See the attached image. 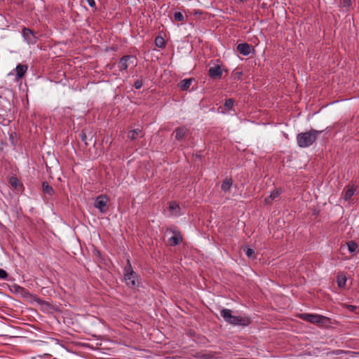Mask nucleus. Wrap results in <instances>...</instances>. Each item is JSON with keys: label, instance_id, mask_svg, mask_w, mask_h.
<instances>
[{"label": "nucleus", "instance_id": "f257e3e1", "mask_svg": "<svg viewBox=\"0 0 359 359\" xmlns=\"http://www.w3.org/2000/svg\"><path fill=\"white\" fill-rule=\"evenodd\" d=\"M321 131L311 129L309 131L300 133L297 135V145L301 148H306L311 146L316 140Z\"/></svg>", "mask_w": 359, "mask_h": 359}, {"label": "nucleus", "instance_id": "f03ea898", "mask_svg": "<svg viewBox=\"0 0 359 359\" xmlns=\"http://www.w3.org/2000/svg\"><path fill=\"white\" fill-rule=\"evenodd\" d=\"M220 315L226 322L233 325L248 326L250 323V319L248 317L233 316L231 310L227 309H222Z\"/></svg>", "mask_w": 359, "mask_h": 359}, {"label": "nucleus", "instance_id": "7ed1b4c3", "mask_svg": "<svg viewBox=\"0 0 359 359\" xmlns=\"http://www.w3.org/2000/svg\"><path fill=\"white\" fill-rule=\"evenodd\" d=\"M123 278L125 283L129 287L134 288L137 286V275L133 271L129 259H127V265L124 268Z\"/></svg>", "mask_w": 359, "mask_h": 359}, {"label": "nucleus", "instance_id": "20e7f679", "mask_svg": "<svg viewBox=\"0 0 359 359\" xmlns=\"http://www.w3.org/2000/svg\"><path fill=\"white\" fill-rule=\"evenodd\" d=\"M300 318L304 320L316 325H325L330 320L327 317L319 314L302 313Z\"/></svg>", "mask_w": 359, "mask_h": 359}, {"label": "nucleus", "instance_id": "39448f33", "mask_svg": "<svg viewBox=\"0 0 359 359\" xmlns=\"http://www.w3.org/2000/svg\"><path fill=\"white\" fill-rule=\"evenodd\" d=\"M109 198L106 195H100L95 200L94 206L100 212L105 213L108 210Z\"/></svg>", "mask_w": 359, "mask_h": 359}, {"label": "nucleus", "instance_id": "423d86ee", "mask_svg": "<svg viewBox=\"0 0 359 359\" xmlns=\"http://www.w3.org/2000/svg\"><path fill=\"white\" fill-rule=\"evenodd\" d=\"M22 34L24 39L27 42V43L34 44L37 42L38 38L31 29L24 28Z\"/></svg>", "mask_w": 359, "mask_h": 359}, {"label": "nucleus", "instance_id": "0eeeda50", "mask_svg": "<svg viewBox=\"0 0 359 359\" xmlns=\"http://www.w3.org/2000/svg\"><path fill=\"white\" fill-rule=\"evenodd\" d=\"M238 51L244 56H248L250 54L252 46L246 43H239L237 46Z\"/></svg>", "mask_w": 359, "mask_h": 359}, {"label": "nucleus", "instance_id": "6e6552de", "mask_svg": "<svg viewBox=\"0 0 359 359\" xmlns=\"http://www.w3.org/2000/svg\"><path fill=\"white\" fill-rule=\"evenodd\" d=\"M133 58V56L131 55H125L122 57L118 63V67L120 71H124L126 70L128 67L129 61L130 59Z\"/></svg>", "mask_w": 359, "mask_h": 359}, {"label": "nucleus", "instance_id": "1a4fd4ad", "mask_svg": "<svg viewBox=\"0 0 359 359\" xmlns=\"http://www.w3.org/2000/svg\"><path fill=\"white\" fill-rule=\"evenodd\" d=\"M208 74L211 78L217 79L221 76L222 71L219 65H215L209 69Z\"/></svg>", "mask_w": 359, "mask_h": 359}, {"label": "nucleus", "instance_id": "9d476101", "mask_svg": "<svg viewBox=\"0 0 359 359\" xmlns=\"http://www.w3.org/2000/svg\"><path fill=\"white\" fill-rule=\"evenodd\" d=\"M27 65L19 64L16 66L15 71L16 72V80L21 79L27 72Z\"/></svg>", "mask_w": 359, "mask_h": 359}, {"label": "nucleus", "instance_id": "9b49d317", "mask_svg": "<svg viewBox=\"0 0 359 359\" xmlns=\"http://www.w3.org/2000/svg\"><path fill=\"white\" fill-rule=\"evenodd\" d=\"M168 208L172 215L175 217H178L181 215L180 207L177 203L175 201L170 202Z\"/></svg>", "mask_w": 359, "mask_h": 359}, {"label": "nucleus", "instance_id": "f8f14e48", "mask_svg": "<svg viewBox=\"0 0 359 359\" xmlns=\"http://www.w3.org/2000/svg\"><path fill=\"white\" fill-rule=\"evenodd\" d=\"M173 233V236H171L168 240L170 245L172 246L177 245L182 241V237L180 233L176 231H174Z\"/></svg>", "mask_w": 359, "mask_h": 359}, {"label": "nucleus", "instance_id": "ddd939ff", "mask_svg": "<svg viewBox=\"0 0 359 359\" xmlns=\"http://www.w3.org/2000/svg\"><path fill=\"white\" fill-rule=\"evenodd\" d=\"M281 194L280 189H275L268 197L265 198V203L267 204H270L272 201H275L276 198L279 197Z\"/></svg>", "mask_w": 359, "mask_h": 359}, {"label": "nucleus", "instance_id": "4468645a", "mask_svg": "<svg viewBox=\"0 0 359 359\" xmlns=\"http://www.w3.org/2000/svg\"><path fill=\"white\" fill-rule=\"evenodd\" d=\"M232 184V180L231 178H226L222 183L221 189L224 193L229 192Z\"/></svg>", "mask_w": 359, "mask_h": 359}, {"label": "nucleus", "instance_id": "2eb2a0df", "mask_svg": "<svg viewBox=\"0 0 359 359\" xmlns=\"http://www.w3.org/2000/svg\"><path fill=\"white\" fill-rule=\"evenodd\" d=\"M187 128L185 127H179L175 131V138L181 140L187 134Z\"/></svg>", "mask_w": 359, "mask_h": 359}, {"label": "nucleus", "instance_id": "dca6fc26", "mask_svg": "<svg viewBox=\"0 0 359 359\" xmlns=\"http://www.w3.org/2000/svg\"><path fill=\"white\" fill-rule=\"evenodd\" d=\"M355 192V189L353 185H348L347 187V189L344 194V199L345 201H348L351 198V197L354 195Z\"/></svg>", "mask_w": 359, "mask_h": 359}, {"label": "nucleus", "instance_id": "f3484780", "mask_svg": "<svg viewBox=\"0 0 359 359\" xmlns=\"http://www.w3.org/2000/svg\"><path fill=\"white\" fill-rule=\"evenodd\" d=\"M43 191L44 194L48 195L49 196H52L54 194V190L52 187H50L48 182H43L42 183Z\"/></svg>", "mask_w": 359, "mask_h": 359}, {"label": "nucleus", "instance_id": "a211bd4d", "mask_svg": "<svg viewBox=\"0 0 359 359\" xmlns=\"http://www.w3.org/2000/svg\"><path fill=\"white\" fill-rule=\"evenodd\" d=\"M191 82H192V79H183L180 83V89L182 90H187L190 87V86L191 84Z\"/></svg>", "mask_w": 359, "mask_h": 359}, {"label": "nucleus", "instance_id": "6ab92c4d", "mask_svg": "<svg viewBox=\"0 0 359 359\" xmlns=\"http://www.w3.org/2000/svg\"><path fill=\"white\" fill-rule=\"evenodd\" d=\"M141 132L142 131L140 129L130 130L128 134V137L130 140H135L141 133Z\"/></svg>", "mask_w": 359, "mask_h": 359}, {"label": "nucleus", "instance_id": "aec40b11", "mask_svg": "<svg viewBox=\"0 0 359 359\" xmlns=\"http://www.w3.org/2000/svg\"><path fill=\"white\" fill-rule=\"evenodd\" d=\"M156 46L158 48H164L165 46V42L162 36H158L155 38L154 41Z\"/></svg>", "mask_w": 359, "mask_h": 359}, {"label": "nucleus", "instance_id": "412c9836", "mask_svg": "<svg viewBox=\"0 0 359 359\" xmlns=\"http://www.w3.org/2000/svg\"><path fill=\"white\" fill-rule=\"evenodd\" d=\"M346 280L347 279L344 275H339L337 279L338 286L340 287H344L346 285Z\"/></svg>", "mask_w": 359, "mask_h": 359}, {"label": "nucleus", "instance_id": "4be33fe9", "mask_svg": "<svg viewBox=\"0 0 359 359\" xmlns=\"http://www.w3.org/2000/svg\"><path fill=\"white\" fill-rule=\"evenodd\" d=\"M348 250L350 252H355L358 250V245L354 241H349L347 243Z\"/></svg>", "mask_w": 359, "mask_h": 359}, {"label": "nucleus", "instance_id": "5701e85b", "mask_svg": "<svg viewBox=\"0 0 359 359\" xmlns=\"http://www.w3.org/2000/svg\"><path fill=\"white\" fill-rule=\"evenodd\" d=\"M234 105V100L233 99H227L225 101L224 106L229 109L231 110Z\"/></svg>", "mask_w": 359, "mask_h": 359}, {"label": "nucleus", "instance_id": "b1692460", "mask_svg": "<svg viewBox=\"0 0 359 359\" xmlns=\"http://www.w3.org/2000/svg\"><path fill=\"white\" fill-rule=\"evenodd\" d=\"M10 183H11V186L13 187H14L15 189H17L18 187L19 186V181L18 180V178L15 177H12L10 179Z\"/></svg>", "mask_w": 359, "mask_h": 359}, {"label": "nucleus", "instance_id": "393cba45", "mask_svg": "<svg viewBox=\"0 0 359 359\" xmlns=\"http://www.w3.org/2000/svg\"><path fill=\"white\" fill-rule=\"evenodd\" d=\"M174 18L176 21L182 22L184 20V15L181 12H175L174 13Z\"/></svg>", "mask_w": 359, "mask_h": 359}, {"label": "nucleus", "instance_id": "a878e982", "mask_svg": "<svg viewBox=\"0 0 359 359\" xmlns=\"http://www.w3.org/2000/svg\"><path fill=\"white\" fill-rule=\"evenodd\" d=\"M7 277H8L7 272L4 269H0V279L5 280L7 278Z\"/></svg>", "mask_w": 359, "mask_h": 359}, {"label": "nucleus", "instance_id": "bb28decb", "mask_svg": "<svg viewBox=\"0 0 359 359\" xmlns=\"http://www.w3.org/2000/svg\"><path fill=\"white\" fill-rule=\"evenodd\" d=\"M246 255L249 257V258H251L252 257V256L254 255L255 254V251L253 249H251V248H248L246 252Z\"/></svg>", "mask_w": 359, "mask_h": 359}, {"label": "nucleus", "instance_id": "cd10ccee", "mask_svg": "<svg viewBox=\"0 0 359 359\" xmlns=\"http://www.w3.org/2000/svg\"><path fill=\"white\" fill-rule=\"evenodd\" d=\"M142 86V80H137L134 83V87L136 89H140Z\"/></svg>", "mask_w": 359, "mask_h": 359}, {"label": "nucleus", "instance_id": "c85d7f7f", "mask_svg": "<svg viewBox=\"0 0 359 359\" xmlns=\"http://www.w3.org/2000/svg\"><path fill=\"white\" fill-rule=\"evenodd\" d=\"M351 0H343V4L345 7L348 8L351 5Z\"/></svg>", "mask_w": 359, "mask_h": 359}, {"label": "nucleus", "instance_id": "c756f323", "mask_svg": "<svg viewBox=\"0 0 359 359\" xmlns=\"http://www.w3.org/2000/svg\"><path fill=\"white\" fill-rule=\"evenodd\" d=\"M86 1H87V3H88V4L90 7L93 8V7H95V0H86Z\"/></svg>", "mask_w": 359, "mask_h": 359}, {"label": "nucleus", "instance_id": "7c9ffc66", "mask_svg": "<svg viewBox=\"0 0 359 359\" xmlns=\"http://www.w3.org/2000/svg\"><path fill=\"white\" fill-rule=\"evenodd\" d=\"M346 307L351 311H354L356 309V306L353 305H346Z\"/></svg>", "mask_w": 359, "mask_h": 359}, {"label": "nucleus", "instance_id": "2f4dec72", "mask_svg": "<svg viewBox=\"0 0 359 359\" xmlns=\"http://www.w3.org/2000/svg\"><path fill=\"white\" fill-rule=\"evenodd\" d=\"M239 1L242 2V1H244L245 0H239Z\"/></svg>", "mask_w": 359, "mask_h": 359}]
</instances>
